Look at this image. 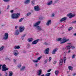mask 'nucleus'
I'll use <instances>...</instances> for the list:
<instances>
[{
  "label": "nucleus",
  "instance_id": "obj_22",
  "mask_svg": "<svg viewBox=\"0 0 76 76\" xmlns=\"http://www.w3.org/2000/svg\"><path fill=\"white\" fill-rule=\"evenodd\" d=\"M13 75V73L12 71H9V76H12Z\"/></svg>",
  "mask_w": 76,
  "mask_h": 76
},
{
  "label": "nucleus",
  "instance_id": "obj_49",
  "mask_svg": "<svg viewBox=\"0 0 76 76\" xmlns=\"http://www.w3.org/2000/svg\"><path fill=\"white\" fill-rule=\"evenodd\" d=\"M27 46L28 47V48H29V47H30V44H28L27 45Z\"/></svg>",
  "mask_w": 76,
  "mask_h": 76
},
{
  "label": "nucleus",
  "instance_id": "obj_18",
  "mask_svg": "<svg viewBox=\"0 0 76 76\" xmlns=\"http://www.w3.org/2000/svg\"><path fill=\"white\" fill-rule=\"evenodd\" d=\"M15 14V18L16 19H17V18H19L20 16V13H17Z\"/></svg>",
  "mask_w": 76,
  "mask_h": 76
},
{
  "label": "nucleus",
  "instance_id": "obj_3",
  "mask_svg": "<svg viewBox=\"0 0 76 76\" xmlns=\"http://www.w3.org/2000/svg\"><path fill=\"white\" fill-rule=\"evenodd\" d=\"M9 38V34L7 33H5L3 39L4 40H7Z\"/></svg>",
  "mask_w": 76,
  "mask_h": 76
},
{
  "label": "nucleus",
  "instance_id": "obj_25",
  "mask_svg": "<svg viewBox=\"0 0 76 76\" xmlns=\"http://www.w3.org/2000/svg\"><path fill=\"white\" fill-rule=\"evenodd\" d=\"M4 46H2L0 48V51H3L4 50Z\"/></svg>",
  "mask_w": 76,
  "mask_h": 76
},
{
  "label": "nucleus",
  "instance_id": "obj_7",
  "mask_svg": "<svg viewBox=\"0 0 76 76\" xmlns=\"http://www.w3.org/2000/svg\"><path fill=\"white\" fill-rule=\"evenodd\" d=\"M39 41V39H37L35 40L34 41H33L32 42V44L33 45H35V44H37L38 42Z\"/></svg>",
  "mask_w": 76,
  "mask_h": 76
},
{
  "label": "nucleus",
  "instance_id": "obj_43",
  "mask_svg": "<svg viewBox=\"0 0 76 76\" xmlns=\"http://www.w3.org/2000/svg\"><path fill=\"white\" fill-rule=\"evenodd\" d=\"M51 57H50L49 58L48 60H49V61L50 62L51 61Z\"/></svg>",
  "mask_w": 76,
  "mask_h": 76
},
{
  "label": "nucleus",
  "instance_id": "obj_28",
  "mask_svg": "<svg viewBox=\"0 0 76 76\" xmlns=\"http://www.w3.org/2000/svg\"><path fill=\"white\" fill-rule=\"evenodd\" d=\"M33 41V38H30L28 39V42H31Z\"/></svg>",
  "mask_w": 76,
  "mask_h": 76
},
{
  "label": "nucleus",
  "instance_id": "obj_26",
  "mask_svg": "<svg viewBox=\"0 0 76 76\" xmlns=\"http://www.w3.org/2000/svg\"><path fill=\"white\" fill-rule=\"evenodd\" d=\"M68 68L69 69V70H71L72 71L73 70V67L71 66H69L68 67Z\"/></svg>",
  "mask_w": 76,
  "mask_h": 76
},
{
  "label": "nucleus",
  "instance_id": "obj_38",
  "mask_svg": "<svg viewBox=\"0 0 76 76\" xmlns=\"http://www.w3.org/2000/svg\"><path fill=\"white\" fill-rule=\"evenodd\" d=\"M72 29V27H69L68 28V31H71Z\"/></svg>",
  "mask_w": 76,
  "mask_h": 76
},
{
  "label": "nucleus",
  "instance_id": "obj_44",
  "mask_svg": "<svg viewBox=\"0 0 76 76\" xmlns=\"http://www.w3.org/2000/svg\"><path fill=\"white\" fill-rule=\"evenodd\" d=\"M72 48L74 49L75 48V47L74 46H72V44L71 43V48Z\"/></svg>",
  "mask_w": 76,
  "mask_h": 76
},
{
  "label": "nucleus",
  "instance_id": "obj_35",
  "mask_svg": "<svg viewBox=\"0 0 76 76\" xmlns=\"http://www.w3.org/2000/svg\"><path fill=\"white\" fill-rule=\"evenodd\" d=\"M32 61L33 63H38V60H33Z\"/></svg>",
  "mask_w": 76,
  "mask_h": 76
},
{
  "label": "nucleus",
  "instance_id": "obj_53",
  "mask_svg": "<svg viewBox=\"0 0 76 76\" xmlns=\"http://www.w3.org/2000/svg\"><path fill=\"white\" fill-rule=\"evenodd\" d=\"M70 51H71L70 50H69L68 51V52L67 53L68 54H69V53H70Z\"/></svg>",
  "mask_w": 76,
  "mask_h": 76
},
{
  "label": "nucleus",
  "instance_id": "obj_6",
  "mask_svg": "<svg viewBox=\"0 0 76 76\" xmlns=\"http://www.w3.org/2000/svg\"><path fill=\"white\" fill-rule=\"evenodd\" d=\"M13 54L15 56H18L19 54V53L18 52V50H14L13 51Z\"/></svg>",
  "mask_w": 76,
  "mask_h": 76
},
{
  "label": "nucleus",
  "instance_id": "obj_58",
  "mask_svg": "<svg viewBox=\"0 0 76 76\" xmlns=\"http://www.w3.org/2000/svg\"><path fill=\"white\" fill-rule=\"evenodd\" d=\"M5 73L6 74L5 76H7L8 74H7V72H5Z\"/></svg>",
  "mask_w": 76,
  "mask_h": 76
},
{
  "label": "nucleus",
  "instance_id": "obj_24",
  "mask_svg": "<svg viewBox=\"0 0 76 76\" xmlns=\"http://www.w3.org/2000/svg\"><path fill=\"white\" fill-rule=\"evenodd\" d=\"M63 59H62L60 60L59 65L60 66H61V65L63 64Z\"/></svg>",
  "mask_w": 76,
  "mask_h": 76
},
{
  "label": "nucleus",
  "instance_id": "obj_46",
  "mask_svg": "<svg viewBox=\"0 0 76 76\" xmlns=\"http://www.w3.org/2000/svg\"><path fill=\"white\" fill-rule=\"evenodd\" d=\"M54 13H53L51 15V17H54Z\"/></svg>",
  "mask_w": 76,
  "mask_h": 76
},
{
  "label": "nucleus",
  "instance_id": "obj_42",
  "mask_svg": "<svg viewBox=\"0 0 76 76\" xmlns=\"http://www.w3.org/2000/svg\"><path fill=\"white\" fill-rule=\"evenodd\" d=\"M18 68H20V67H21V65L20 64L18 65Z\"/></svg>",
  "mask_w": 76,
  "mask_h": 76
},
{
  "label": "nucleus",
  "instance_id": "obj_12",
  "mask_svg": "<svg viewBox=\"0 0 76 76\" xmlns=\"http://www.w3.org/2000/svg\"><path fill=\"white\" fill-rule=\"evenodd\" d=\"M67 44H68L69 45L66 46V47L67 50H69L71 48V43H67Z\"/></svg>",
  "mask_w": 76,
  "mask_h": 76
},
{
  "label": "nucleus",
  "instance_id": "obj_31",
  "mask_svg": "<svg viewBox=\"0 0 76 76\" xmlns=\"http://www.w3.org/2000/svg\"><path fill=\"white\" fill-rule=\"evenodd\" d=\"M51 75V73H48L45 74V76H50Z\"/></svg>",
  "mask_w": 76,
  "mask_h": 76
},
{
  "label": "nucleus",
  "instance_id": "obj_33",
  "mask_svg": "<svg viewBox=\"0 0 76 76\" xmlns=\"http://www.w3.org/2000/svg\"><path fill=\"white\" fill-rule=\"evenodd\" d=\"M58 1H59V0H55L53 3L54 4H56V3H57Z\"/></svg>",
  "mask_w": 76,
  "mask_h": 76
},
{
  "label": "nucleus",
  "instance_id": "obj_5",
  "mask_svg": "<svg viewBox=\"0 0 76 76\" xmlns=\"http://www.w3.org/2000/svg\"><path fill=\"white\" fill-rule=\"evenodd\" d=\"M34 10L35 11H36V12H38V11H39L40 10H41L40 9V8L39 7V6L38 5L35 6L34 8Z\"/></svg>",
  "mask_w": 76,
  "mask_h": 76
},
{
  "label": "nucleus",
  "instance_id": "obj_20",
  "mask_svg": "<svg viewBox=\"0 0 76 76\" xmlns=\"http://www.w3.org/2000/svg\"><path fill=\"white\" fill-rule=\"evenodd\" d=\"M11 18L12 19H16L15 14H12L11 15Z\"/></svg>",
  "mask_w": 76,
  "mask_h": 76
},
{
  "label": "nucleus",
  "instance_id": "obj_39",
  "mask_svg": "<svg viewBox=\"0 0 76 76\" xmlns=\"http://www.w3.org/2000/svg\"><path fill=\"white\" fill-rule=\"evenodd\" d=\"M31 4L32 6H34V5H35V3L34 2V1H31Z\"/></svg>",
  "mask_w": 76,
  "mask_h": 76
},
{
  "label": "nucleus",
  "instance_id": "obj_19",
  "mask_svg": "<svg viewBox=\"0 0 76 76\" xmlns=\"http://www.w3.org/2000/svg\"><path fill=\"white\" fill-rule=\"evenodd\" d=\"M25 66H22V68L20 69V71H24V70H25Z\"/></svg>",
  "mask_w": 76,
  "mask_h": 76
},
{
  "label": "nucleus",
  "instance_id": "obj_57",
  "mask_svg": "<svg viewBox=\"0 0 76 76\" xmlns=\"http://www.w3.org/2000/svg\"><path fill=\"white\" fill-rule=\"evenodd\" d=\"M44 44H45V45H48V43H47L45 42L44 43Z\"/></svg>",
  "mask_w": 76,
  "mask_h": 76
},
{
  "label": "nucleus",
  "instance_id": "obj_36",
  "mask_svg": "<svg viewBox=\"0 0 76 76\" xmlns=\"http://www.w3.org/2000/svg\"><path fill=\"white\" fill-rule=\"evenodd\" d=\"M3 1H4V2H6V3H9V2L10 1V0H3Z\"/></svg>",
  "mask_w": 76,
  "mask_h": 76
},
{
  "label": "nucleus",
  "instance_id": "obj_55",
  "mask_svg": "<svg viewBox=\"0 0 76 76\" xmlns=\"http://www.w3.org/2000/svg\"><path fill=\"white\" fill-rule=\"evenodd\" d=\"M18 26H15V29H18Z\"/></svg>",
  "mask_w": 76,
  "mask_h": 76
},
{
  "label": "nucleus",
  "instance_id": "obj_29",
  "mask_svg": "<svg viewBox=\"0 0 76 76\" xmlns=\"http://www.w3.org/2000/svg\"><path fill=\"white\" fill-rule=\"evenodd\" d=\"M5 68H6V65H3L2 66V69H4Z\"/></svg>",
  "mask_w": 76,
  "mask_h": 76
},
{
  "label": "nucleus",
  "instance_id": "obj_8",
  "mask_svg": "<svg viewBox=\"0 0 76 76\" xmlns=\"http://www.w3.org/2000/svg\"><path fill=\"white\" fill-rule=\"evenodd\" d=\"M67 16L69 17V18L71 19L72 18L75 16V15H72V13H69L67 14Z\"/></svg>",
  "mask_w": 76,
  "mask_h": 76
},
{
  "label": "nucleus",
  "instance_id": "obj_59",
  "mask_svg": "<svg viewBox=\"0 0 76 76\" xmlns=\"http://www.w3.org/2000/svg\"><path fill=\"white\" fill-rule=\"evenodd\" d=\"M13 12H14L13 10H11L10 11V12L11 13H13Z\"/></svg>",
  "mask_w": 76,
  "mask_h": 76
},
{
  "label": "nucleus",
  "instance_id": "obj_34",
  "mask_svg": "<svg viewBox=\"0 0 76 76\" xmlns=\"http://www.w3.org/2000/svg\"><path fill=\"white\" fill-rule=\"evenodd\" d=\"M24 19V18H21L19 20V22H22V20H23Z\"/></svg>",
  "mask_w": 76,
  "mask_h": 76
},
{
  "label": "nucleus",
  "instance_id": "obj_52",
  "mask_svg": "<svg viewBox=\"0 0 76 76\" xmlns=\"http://www.w3.org/2000/svg\"><path fill=\"white\" fill-rule=\"evenodd\" d=\"M10 7V6L8 5L7 6V9H9Z\"/></svg>",
  "mask_w": 76,
  "mask_h": 76
},
{
  "label": "nucleus",
  "instance_id": "obj_11",
  "mask_svg": "<svg viewBox=\"0 0 76 76\" xmlns=\"http://www.w3.org/2000/svg\"><path fill=\"white\" fill-rule=\"evenodd\" d=\"M37 73L38 76H40L42 74V69L38 70L37 72Z\"/></svg>",
  "mask_w": 76,
  "mask_h": 76
},
{
  "label": "nucleus",
  "instance_id": "obj_64",
  "mask_svg": "<svg viewBox=\"0 0 76 76\" xmlns=\"http://www.w3.org/2000/svg\"><path fill=\"white\" fill-rule=\"evenodd\" d=\"M0 76H3L2 74L1 73H0Z\"/></svg>",
  "mask_w": 76,
  "mask_h": 76
},
{
  "label": "nucleus",
  "instance_id": "obj_41",
  "mask_svg": "<svg viewBox=\"0 0 76 76\" xmlns=\"http://www.w3.org/2000/svg\"><path fill=\"white\" fill-rule=\"evenodd\" d=\"M76 56V55L75 54H74L72 55V58H75V56Z\"/></svg>",
  "mask_w": 76,
  "mask_h": 76
},
{
  "label": "nucleus",
  "instance_id": "obj_21",
  "mask_svg": "<svg viewBox=\"0 0 76 76\" xmlns=\"http://www.w3.org/2000/svg\"><path fill=\"white\" fill-rule=\"evenodd\" d=\"M26 35V34H23L21 37V38L22 40H23L24 39V38L25 37V36Z\"/></svg>",
  "mask_w": 76,
  "mask_h": 76
},
{
  "label": "nucleus",
  "instance_id": "obj_13",
  "mask_svg": "<svg viewBox=\"0 0 76 76\" xmlns=\"http://www.w3.org/2000/svg\"><path fill=\"white\" fill-rule=\"evenodd\" d=\"M58 50V49H57V48H55L53 50L52 52V54H56V53L57 51Z\"/></svg>",
  "mask_w": 76,
  "mask_h": 76
},
{
  "label": "nucleus",
  "instance_id": "obj_4",
  "mask_svg": "<svg viewBox=\"0 0 76 76\" xmlns=\"http://www.w3.org/2000/svg\"><path fill=\"white\" fill-rule=\"evenodd\" d=\"M25 26H20V27H19V29L20 30V32H23L25 30Z\"/></svg>",
  "mask_w": 76,
  "mask_h": 76
},
{
  "label": "nucleus",
  "instance_id": "obj_63",
  "mask_svg": "<svg viewBox=\"0 0 76 76\" xmlns=\"http://www.w3.org/2000/svg\"><path fill=\"white\" fill-rule=\"evenodd\" d=\"M74 36H76V33H75L74 34Z\"/></svg>",
  "mask_w": 76,
  "mask_h": 76
},
{
  "label": "nucleus",
  "instance_id": "obj_40",
  "mask_svg": "<svg viewBox=\"0 0 76 76\" xmlns=\"http://www.w3.org/2000/svg\"><path fill=\"white\" fill-rule=\"evenodd\" d=\"M41 57H39L37 58V60H41Z\"/></svg>",
  "mask_w": 76,
  "mask_h": 76
},
{
  "label": "nucleus",
  "instance_id": "obj_2",
  "mask_svg": "<svg viewBox=\"0 0 76 76\" xmlns=\"http://www.w3.org/2000/svg\"><path fill=\"white\" fill-rule=\"evenodd\" d=\"M63 41L61 42L60 43V44H64L65 42H67V41H69V39H67L66 37H63L62 39L61 38H59L56 41Z\"/></svg>",
  "mask_w": 76,
  "mask_h": 76
},
{
  "label": "nucleus",
  "instance_id": "obj_16",
  "mask_svg": "<svg viewBox=\"0 0 76 76\" xmlns=\"http://www.w3.org/2000/svg\"><path fill=\"white\" fill-rule=\"evenodd\" d=\"M25 4H28L30 3V0H25L24 2Z\"/></svg>",
  "mask_w": 76,
  "mask_h": 76
},
{
  "label": "nucleus",
  "instance_id": "obj_50",
  "mask_svg": "<svg viewBox=\"0 0 76 76\" xmlns=\"http://www.w3.org/2000/svg\"><path fill=\"white\" fill-rule=\"evenodd\" d=\"M51 69H50L48 70L47 72H51Z\"/></svg>",
  "mask_w": 76,
  "mask_h": 76
},
{
  "label": "nucleus",
  "instance_id": "obj_15",
  "mask_svg": "<svg viewBox=\"0 0 76 76\" xmlns=\"http://www.w3.org/2000/svg\"><path fill=\"white\" fill-rule=\"evenodd\" d=\"M67 17L63 18L60 20V22H61L64 21V20H67Z\"/></svg>",
  "mask_w": 76,
  "mask_h": 76
},
{
  "label": "nucleus",
  "instance_id": "obj_61",
  "mask_svg": "<svg viewBox=\"0 0 76 76\" xmlns=\"http://www.w3.org/2000/svg\"><path fill=\"white\" fill-rule=\"evenodd\" d=\"M1 66H2V65L0 64V69H1Z\"/></svg>",
  "mask_w": 76,
  "mask_h": 76
},
{
  "label": "nucleus",
  "instance_id": "obj_47",
  "mask_svg": "<svg viewBox=\"0 0 76 76\" xmlns=\"http://www.w3.org/2000/svg\"><path fill=\"white\" fill-rule=\"evenodd\" d=\"M47 61H48L47 60H45V61L44 62V64H46V63H47Z\"/></svg>",
  "mask_w": 76,
  "mask_h": 76
},
{
  "label": "nucleus",
  "instance_id": "obj_23",
  "mask_svg": "<svg viewBox=\"0 0 76 76\" xmlns=\"http://www.w3.org/2000/svg\"><path fill=\"white\" fill-rule=\"evenodd\" d=\"M20 48V47L19 46H15L14 47V49L16 50V49H19Z\"/></svg>",
  "mask_w": 76,
  "mask_h": 76
},
{
  "label": "nucleus",
  "instance_id": "obj_17",
  "mask_svg": "<svg viewBox=\"0 0 76 76\" xmlns=\"http://www.w3.org/2000/svg\"><path fill=\"white\" fill-rule=\"evenodd\" d=\"M53 1H50L48 3H47V5L48 6H50V5H51V4H53Z\"/></svg>",
  "mask_w": 76,
  "mask_h": 76
},
{
  "label": "nucleus",
  "instance_id": "obj_54",
  "mask_svg": "<svg viewBox=\"0 0 76 76\" xmlns=\"http://www.w3.org/2000/svg\"><path fill=\"white\" fill-rule=\"evenodd\" d=\"M76 73H75L72 74V76H76Z\"/></svg>",
  "mask_w": 76,
  "mask_h": 76
},
{
  "label": "nucleus",
  "instance_id": "obj_56",
  "mask_svg": "<svg viewBox=\"0 0 76 76\" xmlns=\"http://www.w3.org/2000/svg\"><path fill=\"white\" fill-rule=\"evenodd\" d=\"M35 67H37V66H38V64H35Z\"/></svg>",
  "mask_w": 76,
  "mask_h": 76
},
{
  "label": "nucleus",
  "instance_id": "obj_51",
  "mask_svg": "<svg viewBox=\"0 0 76 76\" xmlns=\"http://www.w3.org/2000/svg\"><path fill=\"white\" fill-rule=\"evenodd\" d=\"M56 63H57V61H55L53 62V64H56Z\"/></svg>",
  "mask_w": 76,
  "mask_h": 76
},
{
  "label": "nucleus",
  "instance_id": "obj_14",
  "mask_svg": "<svg viewBox=\"0 0 76 76\" xmlns=\"http://www.w3.org/2000/svg\"><path fill=\"white\" fill-rule=\"evenodd\" d=\"M19 34V30H16L15 32V35H18Z\"/></svg>",
  "mask_w": 76,
  "mask_h": 76
},
{
  "label": "nucleus",
  "instance_id": "obj_60",
  "mask_svg": "<svg viewBox=\"0 0 76 76\" xmlns=\"http://www.w3.org/2000/svg\"><path fill=\"white\" fill-rule=\"evenodd\" d=\"M7 59L9 60V61H10L11 60V59L10 58H7Z\"/></svg>",
  "mask_w": 76,
  "mask_h": 76
},
{
  "label": "nucleus",
  "instance_id": "obj_32",
  "mask_svg": "<svg viewBox=\"0 0 76 76\" xmlns=\"http://www.w3.org/2000/svg\"><path fill=\"white\" fill-rule=\"evenodd\" d=\"M9 70V68H5L4 69H2V71H6V70Z\"/></svg>",
  "mask_w": 76,
  "mask_h": 76
},
{
  "label": "nucleus",
  "instance_id": "obj_1",
  "mask_svg": "<svg viewBox=\"0 0 76 76\" xmlns=\"http://www.w3.org/2000/svg\"><path fill=\"white\" fill-rule=\"evenodd\" d=\"M41 21H39L33 25V27L35 28L37 30L39 31L42 30L41 27L39 26H38L41 23Z\"/></svg>",
  "mask_w": 76,
  "mask_h": 76
},
{
  "label": "nucleus",
  "instance_id": "obj_9",
  "mask_svg": "<svg viewBox=\"0 0 76 76\" xmlns=\"http://www.w3.org/2000/svg\"><path fill=\"white\" fill-rule=\"evenodd\" d=\"M49 51H50L49 48H46L44 52L45 53V54H49Z\"/></svg>",
  "mask_w": 76,
  "mask_h": 76
},
{
  "label": "nucleus",
  "instance_id": "obj_30",
  "mask_svg": "<svg viewBox=\"0 0 76 76\" xmlns=\"http://www.w3.org/2000/svg\"><path fill=\"white\" fill-rule=\"evenodd\" d=\"M31 15V12H29L27 13L26 14V16H29V15Z\"/></svg>",
  "mask_w": 76,
  "mask_h": 76
},
{
  "label": "nucleus",
  "instance_id": "obj_62",
  "mask_svg": "<svg viewBox=\"0 0 76 76\" xmlns=\"http://www.w3.org/2000/svg\"><path fill=\"white\" fill-rule=\"evenodd\" d=\"M13 61L15 63L16 62V60H15V59H13Z\"/></svg>",
  "mask_w": 76,
  "mask_h": 76
},
{
  "label": "nucleus",
  "instance_id": "obj_27",
  "mask_svg": "<svg viewBox=\"0 0 76 76\" xmlns=\"http://www.w3.org/2000/svg\"><path fill=\"white\" fill-rule=\"evenodd\" d=\"M58 73H59V72L57 70L55 72V74L56 75V76H57V75H58Z\"/></svg>",
  "mask_w": 76,
  "mask_h": 76
},
{
  "label": "nucleus",
  "instance_id": "obj_48",
  "mask_svg": "<svg viewBox=\"0 0 76 76\" xmlns=\"http://www.w3.org/2000/svg\"><path fill=\"white\" fill-rule=\"evenodd\" d=\"M73 23H76V20L72 22Z\"/></svg>",
  "mask_w": 76,
  "mask_h": 76
},
{
  "label": "nucleus",
  "instance_id": "obj_10",
  "mask_svg": "<svg viewBox=\"0 0 76 76\" xmlns=\"http://www.w3.org/2000/svg\"><path fill=\"white\" fill-rule=\"evenodd\" d=\"M51 20H49L47 21L46 23V25H47V26H49V25H51Z\"/></svg>",
  "mask_w": 76,
  "mask_h": 76
},
{
  "label": "nucleus",
  "instance_id": "obj_37",
  "mask_svg": "<svg viewBox=\"0 0 76 76\" xmlns=\"http://www.w3.org/2000/svg\"><path fill=\"white\" fill-rule=\"evenodd\" d=\"M66 57H64V63H66Z\"/></svg>",
  "mask_w": 76,
  "mask_h": 76
},
{
  "label": "nucleus",
  "instance_id": "obj_45",
  "mask_svg": "<svg viewBox=\"0 0 76 76\" xmlns=\"http://www.w3.org/2000/svg\"><path fill=\"white\" fill-rule=\"evenodd\" d=\"M39 19H40V20H42V19H43V17H39Z\"/></svg>",
  "mask_w": 76,
  "mask_h": 76
}]
</instances>
